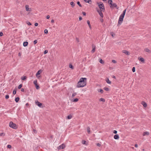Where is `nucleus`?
I'll list each match as a JSON object with an SVG mask.
<instances>
[{
  "label": "nucleus",
  "instance_id": "nucleus-8",
  "mask_svg": "<svg viewBox=\"0 0 151 151\" xmlns=\"http://www.w3.org/2000/svg\"><path fill=\"white\" fill-rule=\"evenodd\" d=\"M26 10L27 12H30L32 11V9L30 8H29V6L27 5L25 6Z\"/></svg>",
  "mask_w": 151,
  "mask_h": 151
},
{
  "label": "nucleus",
  "instance_id": "nucleus-12",
  "mask_svg": "<svg viewBox=\"0 0 151 151\" xmlns=\"http://www.w3.org/2000/svg\"><path fill=\"white\" fill-rule=\"evenodd\" d=\"M150 134V133L149 132H144L143 134V136H145L146 135H148Z\"/></svg>",
  "mask_w": 151,
  "mask_h": 151
},
{
  "label": "nucleus",
  "instance_id": "nucleus-48",
  "mask_svg": "<svg viewBox=\"0 0 151 151\" xmlns=\"http://www.w3.org/2000/svg\"><path fill=\"white\" fill-rule=\"evenodd\" d=\"M47 52H48V51L47 50H45L44 51V54H46L47 53Z\"/></svg>",
  "mask_w": 151,
  "mask_h": 151
},
{
  "label": "nucleus",
  "instance_id": "nucleus-10",
  "mask_svg": "<svg viewBox=\"0 0 151 151\" xmlns=\"http://www.w3.org/2000/svg\"><path fill=\"white\" fill-rule=\"evenodd\" d=\"M122 52L127 55H130V53L128 51L125 50H123Z\"/></svg>",
  "mask_w": 151,
  "mask_h": 151
},
{
  "label": "nucleus",
  "instance_id": "nucleus-11",
  "mask_svg": "<svg viewBox=\"0 0 151 151\" xmlns=\"http://www.w3.org/2000/svg\"><path fill=\"white\" fill-rule=\"evenodd\" d=\"M138 59L141 62L143 63H144L145 62V60L144 59L142 58L139 57L138 58Z\"/></svg>",
  "mask_w": 151,
  "mask_h": 151
},
{
  "label": "nucleus",
  "instance_id": "nucleus-28",
  "mask_svg": "<svg viewBox=\"0 0 151 151\" xmlns=\"http://www.w3.org/2000/svg\"><path fill=\"white\" fill-rule=\"evenodd\" d=\"M19 100V97H17L15 99V100L16 102H18Z\"/></svg>",
  "mask_w": 151,
  "mask_h": 151
},
{
  "label": "nucleus",
  "instance_id": "nucleus-26",
  "mask_svg": "<svg viewBox=\"0 0 151 151\" xmlns=\"http://www.w3.org/2000/svg\"><path fill=\"white\" fill-rule=\"evenodd\" d=\"M76 94H77V93H75V92L73 93V94H72V96H71V97L72 98L74 97V96L76 95Z\"/></svg>",
  "mask_w": 151,
  "mask_h": 151
},
{
  "label": "nucleus",
  "instance_id": "nucleus-24",
  "mask_svg": "<svg viewBox=\"0 0 151 151\" xmlns=\"http://www.w3.org/2000/svg\"><path fill=\"white\" fill-rule=\"evenodd\" d=\"M78 99L77 98H76L75 99H73L72 101L73 102H76L78 101Z\"/></svg>",
  "mask_w": 151,
  "mask_h": 151
},
{
  "label": "nucleus",
  "instance_id": "nucleus-3",
  "mask_svg": "<svg viewBox=\"0 0 151 151\" xmlns=\"http://www.w3.org/2000/svg\"><path fill=\"white\" fill-rule=\"evenodd\" d=\"M9 126L13 129H16L17 128V127L16 124L13 123L12 122H9Z\"/></svg>",
  "mask_w": 151,
  "mask_h": 151
},
{
  "label": "nucleus",
  "instance_id": "nucleus-50",
  "mask_svg": "<svg viewBox=\"0 0 151 151\" xmlns=\"http://www.w3.org/2000/svg\"><path fill=\"white\" fill-rule=\"evenodd\" d=\"M27 24L28 25H31V24L29 22H27Z\"/></svg>",
  "mask_w": 151,
  "mask_h": 151
},
{
  "label": "nucleus",
  "instance_id": "nucleus-45",
  "mask_svg": "<svg viewBox=\"0 0 151 151\" xmlns=\"http://www.w3.org/2000/svg\"><path fill=\"white\" fill-rule=\"evenodd\" d=\"M16 91L15 90H14L13 92V93L14 94V95H15L16 94Z\"/></svg>",
  "mask_w": 151,
  "mask_h": 151
},
{
  "label": "nucleus",
  "instance_id": "nucleus-18",
  "mask_svg": "<svg viewBox=\"0 0 151 151\" xmlns=\"http://www.w3.org/2000/svg\"><path fill=\"white\" fill-rule=\"evenodd\" d=\"M84 1L86 3H88L89 4H91L92 2L91 0H84Z\"/></svg>",
  "mask_w": 151,
  "mask_h": 151
},
{
  "label": "nucleus",
  "instance_id": "nucleus-55",
  "mask_svg": "<svg viewBox=\"0 0 151 151\" xmlns=\"http://www.w3.org/2000/svg\"><path fill=\"white\" fill-rule=\"evenodd\" d=\"M82 19V17H79V20H81Z\"/></svg>",
  "mask_w": 151,
  "mask_h": 151
},
{
  "label": "nucleus",
  "instance_id": "nucleus-19",
  "mask_svg": "<svg viewBox=\"0 0 151 151\" xmlns=\"http://www.w3.org/2000/svg\"><path fill=\"white\" fill-rule=\"evenodd\" d=\"M93 49L91 51V52H94L95 51V46L94 45H92Z\"/></svg>",
  "mask_w": 151,
  "mask_h": 151
},
{
  "label": "nucleus",
  "instance_id": "nucleus-16",
  "mask_svg": "<svg viewBox=\"0 0 151 151\" xmlns=\"http://www.w3.org/2000/svg\"><path fill=\"white\" fill-rule=\"evenodd\" d=\"M87 23L88 25L89 28L90 29H91V25L90 24V22L89 20L87 21Z\"/></svg>",
  "mask_w": 151,
  "mask_h": 151
},
{
  "label": "nucleus",
  "instance_id": "nucleus-49",
  "mask_svg": "<svg viewBox=\"0 0 151 151\" xmlns=\"http://www.w3.org/2000/svg\"><path fill=\"white\" fill-rule=\"evenodd\" d=\"M97 145L98 147H100L101 145V144L99 143H98L97 144Z\"/></svg>",
  "mask_w": 151,
  "mask_h": 151
},
{
  "label": "nucleus",
  "instance_id": "nucleus-37",
  "mask_svg": "<svg viewBox=\"0 0 151 151\" xmlns=\"http://www.w3.org/2000/svg\"><path fill=\"white\" fill-rule=\"evenodd\" d=\"M5 135V134L4 133H0V136H4Z\"/></svg>",
  "mask_w": 151,
  "mask_h": 151
},
{
  "label": "nucleus",
  "instance_id": "nucleus-40",
  "mask_svg": "<svg viewBox=\"0 0 151 151\" xmlns=\"http://www.w3.org/2000/svg\"><path fill=\"white\" fill-rule=\"evenodd\" d=\"M37 40H34V41L33 43H34V44H36L37 43Z\"/></svg>",
  "mask_w": 151,
  "mask_h": 151
},
{
  "label": "nucleus",
  "instance_id": "nucleus-14",
  "mask_svg": "<svg viewBox=\"0 0 151 151\" xmlns=\"http://www.w3.org/2000/svg\"><path fill=\"white\" fill-rule=\"evenodd\" d=\"M114 137V139H119V136L118 134L115 135Z\"/></svg>",
  "mask_w": 151,
  "mask_h": 151
},
{
  "label": "nucleus",
  "instance_id": "nucleus-56",
  "mask_svg": "<svg viewBox=\"0 0 151 151\" xmlns=\"http://www.w3.org/2000/svg\"><path fill=\"white\" fill-rule=\"evenodd\" d=\"M3 33L2 32H0V36H2L3 35Z\"/></svg>",
  "mask_w": 151,
  "mask_h": 151
},
{
  "label": "nucleus",
  "instance_id": "nucleus-62",
  "mask_svg": "<svg viewBox=\"0 0 151 151\" xmlns=\"http://www.w3.org/2000/svg\"><path fill=\"white\" fill-rule=\"evenodd\" d=\"M33 132L35 133H36L37 132V131L36 130H35V129H33Z\"/></svg>",
  "mask_w": 151,
  "mask_h": 151
},
{
  "label": "nucleus",
  "instance_id": "nucleus-6",
  "mask_svg": "<svg viewBox=\"0 0 151 151\" xmlns=\"http://www.w3.org/2000/svg\"><path fill=\"white\" fill-rule=\"evenodd\" d=\"M96 9L97 12H98L100 16L102 18L103 17V15L102 12V11H103L99 10L98 8H96Z\"/></svg>",
  "mask_w": 151,
  "mask_h": 151
},
{
  "label": "nucleus",
  "instance_id": "nucleus-51",
  "mask_svg": "<svg viewBox=\"0 0 151 151\" xmlns=\"http://www.w3.org/2000/svg\"><path fill=\"white\" fill-rule=\"evenodd\" d=\"M113 133L114 134H116L117 133V131L116 130H114L113 131Z\"/></svg>",
  "mask_w": 151,
  "mask_h": 151
},
{
  "label": "nucleus",
  "instance_id": "nucleus-42",
  "mask_svg": "<svg viewBox=\"0 0 151 151\" xmlns=\"http://www.w3.org/2000/svg\"><path fill=\"white\" fill-rule=\"evenodd\" d=\"M44 32L45 34H47L48 33V30L47 29H45L44 30Z\"/></svg>",
  "mask_w": 151,
  "mask_h": 151
},
{
  "label": "nucleus",
  "instance_id": "nucleus-36",
  "mask_svg": "<svg viewBox=\"0 0 151 151\" xmlns=\"http://www.w3.org/2000/svg\"><path fill=\"white\" fill-rule=\"evenodd\" d=\"M77 4L78 5V6H80V7H81L82 6L81 5V4H80V2L79 1H78L77 2Z\"/></svg>",
  "mask_w": 151,
  "mask_h": 151
},
{
  "label": "nucleus",
  "instance_id": "nucleus-13",
  "mask_svg": "<svg viewBox=\"0 0 151 151\" xmlns=\"http://www.w3.org/2000/svg\"><path fill=\"white\" fill-rule=\"evenodd\" d=\"M42 72V70H39L36 74V76H37L38 75H40Z\"/></svg>",
  "mask_w": 151,
  "mask_h": 151
},
{
  "label": "nucleus",
  "instance_id": "nucleus-9",
  "mask_svg": "<svg viewBox=\"0 0 151 151\" xmlns=\"http://www.w3.org/2000/svg\"><path fill=\"white\" fill-rule=\"evenodd\" d=\"M35 103L39 107H41L42 105V104L38 101H35Z\"/></svg>",
  "mask_w": 151,
  "mask_h": 151
},
{
  "label": "nucleus",
  "instance_id": "nucleus-30",
  "mask_svg": "<svg viewBox=\"0 0 151 151\" xmlns=\"http://www.w3.org/2000/svg\"><path fill=\"white\" fill-rule=\"evenodd\" d=\"M26 76H23L21 78V79L22 80L24 81L26 80Z\"/></svg>",
  "mask_w": 151,
  "mask_h": 151
},
{
  "label": "nucleus",
  "instance_id": "nucleus-31",
  "mask_svg": "<svg viewBox=\"0 0 151 151\" xmlns=\"http://www.w3.org/2000/svg\"><path fill=\"white\" fill-rule=\"evenodd\" d=\"M99 62L101 64H104V62L101 59L99 60Z\"/></svg>",
  "mask_w": 151,
  "mask_h": 151
},
{
  "label": "nucleus",
  "instance_id": "nucleus-47",
  "mask_svg": "<svg viewBox=\"0 0 151 151\" xmlns=\"http://www.w3.org/2000/svg\"><path fill=\"white\" fill-rule=\"evenodd\" d=\"M99 91L100 92H101V93H102L103 92V91L101 89H100V91Z\"/></svg>",
  "mask_w": 151,
  "mask_h": 151
},
{
  "label": "nucleus",
  "instance_id": "nucleus-39",
  "mask_svg": "<svg viewBox=\"0 0 151 151\" xmlns=\"http://www.w3.org/2000/svg\"><path fill=\"white\" fill-rule=\"evenodd\" d=\"M35 86H36V88L37 89H38L40 88V87L37 84V85Z\"/></svg>",
  "mask_w": 151,
  "mask_h": 151
},
{
  "label": "nucleus",
  "instance_id": "nucleus-54",
  "mask_svg": "<svg viewBox=\"0 0 151 151\" xmlns=\"http://www.w3.org/2000/svg\"><path fill=\"white\" fill-rule=\"evenodd\" d=\"M82 14L84 16H85L86 15V13L85 12H83Z\"/></svg>",
  "mask_w": 151,
  "mask_h": 151
},
{
  "label": "nucleus",
  "instance_id": "nucleus-44",
  "mask_svg": "<svg viewBox=\"0 0 151 151\" xmlns=\"http://www.w3.org/2000/svg\"><path fill=\"white\" fill-rule=\"evenodd\" d=\"M9 97V96L8 95H6V96H5V98L6 99H8Z\"/></svg>",
  "mask_w": 151,
  "mask_h": 151
},
{
  "label": "nucleus",
  "instance_id": "nucleus-4",
  "mask_svg": "<svg viewBox=\"0 0 151 151\" xmlns=\"http://www.w3.org/2000/svg\"><path fill=\"white\" fill-rule=\"evenodd\" d=\"M124 17V16L120 15L119 17V19L117 24L118 26H119L122 24V22L123 20V18Z\"/></svg>",
  "mask_w": 151,
  "mask_h": 151
},
{
  "label": "nucleus",
  "instance_id": "nucleus-33",
  "mask_svg": "<svg viewBox=\"0 0 151 151\" xmlns=\"http://www.w3.org/2000/svg\"><path fill=\"white\" fill-rule=\"evenodd\" d=\"M100 101H102L103 102H104L105 101V100L103 98H101L100 99Z\"/></svg>",
  "mask_w": 151,
  "mask_h": 151
},
{
  "label": "nucleus",
  "instance_id": "nucleus-20",
  "mask_svg": "<svg viewBox=\"0 0 151 151\" xmlns=\"http://www.w3.org/2000/svg\"><path fill=\"white\" fill-rule=\"evenodd\" d=\"M106 82L109 84H111V82L110 81L109 79L108 78H107L106 80Z\"/></svg>",
  "mask_w": 151,
  "mask_h": 151
},
{
  "label": "nucleus",
  "instance_id": "nucleus-5",
  "mask_svg": "<svg viewBox=\"0 0 151 151\" xmlns=\"http://www.w3.org/2000/svg\"><path fill=\"white\" fill-rule=\"evenodd\" d=\"M97 4H98L99 7V9H100V10H99L103 11L104 10V6L102 3H98Z\"/></svg>",
  "mask_w": 151,
  "mask_h": 151
},
{
  "label": "nucleus",
  "instance_id": "nucleus-1",
  "mask_svg": "<svg viewBox=\"0 0 151 151\" xmlns=\"http://www.w3.org/2000/svg\"><path fill=\"white\" fill-rule=\"evenodd\" d=\"M86 78H81L77 83L76 85L77 87H83L85 86L86 85V81L84 80H86Z\"/></svg>",
  "mask_w": 151,
  "mask_h": 151
},
{
  "label": "nucleus",
  "instance_id": "nucleus-2",
  "mask_svg": "<svg viewBox=\"0 0 151 151\" xmlns=\"http://www.w3.org/2000/svg\"><path fill=\"white\" fill-rule=\"evenodd\" d=\"M108 3L110 5V7L111 8L116 7L118 9L119 7L117 6V5L115 3H113L112 0H109Z\"/></svg>",
  "mask_w": 151,
  "mask_h": 151
},
{
  "label": "nucleus",
  "instance_id": "nucleus-41",
  "mask_svg": "<svg viewBox=\"0 0 151 151\" xmlns=\"http://www.w3.org/2000/svg\"><path fill=\"white\" fill-rule=\"evenodd\" d=\"M132 71L133 72H135V68L134 67H133L132 68Z\"/></svg>",
  "mask_w": 151,
  "mask_h": 151
},
{
  "label": "nucleus",
  "instance_id": "nucleus-61",
  "mask_svg": "<svg viewBox=\"0 0 151 151\" xmlns=\"http://www.w3.org/2000/svg\"><path fill=\"white\" fill-rule=\"evenodd\" d=\"M135 147H136V148H137L138 147V145L137 144H135Z\"/></svg>",
  "mask_w": 151,
  "mask_h": 151
},
{
  "label": "nucleus",
  "instance_id": "nucleus-57",
  "mask_svg": "<svg viewBox=\"0 0 151 151\" xmlns=\"http://www.w3.org/2000/svg\"><path fill=\"white\" fill-rule=\"evenodd\" d=\"M38 23H36L35 24V26H37L38 25Z\"/></svg>",
  "mask_w": 151,
  "mask_h": 151
},
{
  "label": "nucleus",
  "instance_id": "nucleus-29",
  "mask_svg": "<svg viewBox=\"0 0 151 151\" xmlns=\"http://www.w3.org/2000/svg\"><path fill=\"white\" fill-rule=\"evenodd\" d=\"M72 118V116L70 115H68L67 117V119H70Z\"/></svg>",
  "mask_w": 151,
  "mask_h": 151
},
{
  "label": "nucleus",
  "instance_id": "nucleus-46",
  "mask_svg": "<svg viewBox=\"0 0 151 151\" xmlns=\"http://www.w3.org/2000/svg\"><path fill=\"white\" fill-rule=\"evenodd\" d=\"M7 147L9 148H11L12 147V146L10 145H7Z\"/></svg>",
  "mask_w": 151,
  "mask_h": 151
},
{
  "label": "nucleus",
  "instance_id": "nucleus-63",
  "mask_svg": "<svg viewBox=\"0 0 151 151\" xmlns=\"http://www.w3.org/2000/svg\"><path fill=\"white\" fill-rule=\"evenodd\" d=\"M18 56H21V53H20L19 52V53H18Z\"/></svg>",
  "mask_w": 151,
  "mask_h": 151
},
{
  "label": "nucleus",
  "instance_id": "nucleus-23",
  "mask_svg": "<svg viewBox=\"0 0 151 151\" xmlns=\"http://www.w3.org/2000/svg\"><path fill=\"white\" fill-rule=\"evenodd\" d=\"M90 128L89 127H88L87 128V131L88 133V134H90Z\"/></svg>",
  "mask_w": 151,
  "mask_h": 151
},
{
  "label": "nucleus",
  "instance_id": "nucleus-27",
  "mask_svg": "<svg viewBox=\"0 0 151 151\" xmlns=\"http://www.w3.org/2000/svg\"><path fill=\"white\" fill-rule=\"evenodd\" d=\"M70 4L71 5V6L72 7H73L75 6V4L73 1L71 2L70 3Z\"/></svg>",
  "mask_w": 151,
  "mask_h": 151
},
{
  "label": "nucleus",
  "instance_id": "nucleus-43",
  "mask_svg": "<svg viewBox=\"0 0 151 151\" xmlns=\"http://www.w3.org/2000/svg\"><path fill=\"white\" fill-rule=\"evenodd\" d=\"M112 63H116V61L114 60H112Z\"/></svg>",
  "mask_w": 151,
  "mask_h": 151
},
{
  "label": "nucleus",
  "instance_id": "nucleus-34",
  "mask_svg": "<svg viewBox=\"0 0 151 151\" xmlns=\"http://www.w3.org/2000/svg\"><path fill=\"white\" fill-rule=\"evenodd\" d=\"M33 83H34V84L35 85H37V81L36 80H35V81H34Z\"/></svg>",
  "mask_w": 151,
  "mask_h": 151
},
{
  "label": "nucleus",
  "instance_id": "nucleus-58",
  "mask_svg": "<svg viewBox=\"0 0 151 151\" xmlns=\"http://www.w3.org/2000/svg\"><path fill=\"white\" fill-rule=\"evenodd\" d=\"M50 17V16L49 15H47V16L46 18L47 19H49Z\"/></svg>",
  "mask_w": 151,
  "mask_h": 151
},
{
  "label": "nucleus",
  "instance_id": "nucleus-38",
  "mask_svg": "<svg viewBox=\"0 0 151 151\" xmlns=\"http://www.w3.org/2000/svg\"><path fill=\"white\" fill-rule=\"evenodd\" d=\"M69 68H72V69H73V67L72 65H70L69 66Z\"/></svg>",
  "mask_w": 151,
  "mask_h": 151
},
{
  "label": "nucleus",
  "instance_id": "nucleus-22",
  "mask_svg": "<svg viewBox=\"0 0 151 151\" xmlns=\"http://www.w3.org/2000/svg\"><path fill=\"white\" fill-rule=\"evenodd\" d=\"M126 11V9H125V10H124L123 12V13L121 15L124 16L125 15Z\"/></svg>",
  "mask_w": 151,
  "mask_h": 151
},
{
  "label": "nucleus",
  "instance_id": "nucleus-35",
  "mask_svg": "<svg viewBox=\"0 0 151 151\" xmlns=\"http://www.w3.org/2000/svg\"><path fill=\"white\" fill-rule=\"evenodd\" d=\"M22 84H20L19 85V86L18 87V88L19 89H20L21 87H22Z\"/></svg>",
  "mask_w": 151,
  "mask_h": 151
},
{
  "label": "nucleus",
  "instance_id": "nucleus-59",
  "mask_svg": "<svg viewBox=\"0 0 151 151\" xmlns=\"http://www.w3.org/2000/svg\"><path fill=\"white\" fill-rule=\"evenodd\" d=\"M24 91V88H22L21 89V91L23 92V91Z\"/></svg>",
  "mask_w": 151,
  "mask_h": 151
},
{
  "label": "nucleus",
  "instance_id": "nucleus-15",
  "mask_svg": "<svg viewBox=\"0 0 151 151\" xmlns=\"http://www.w3.org/2000/svg\"><path fill=\"white\" fill-rule=\"evenodd\" d=\"M142 104L143 106L144 107H146L147 106V104L144 101H142L141 103Z\"/></svg>",
  "mask_w": 151,
  "mask_h": 151
},
{
  "label": "nucleus",
  "instance_id": "nucleus-64",
  "mask_svg": "<svg viewBox=\"0 0 151 151\" xmlns=\"http://www.w3.org/2000/svg\"><path fill=\"white\" fill-rule=\"evenodd\" d=\"M54 22V20L53 19H52L51 21V22L53 23Z\"/></svg>",
  "mask_w": 151,
  "mask_h": 151
},
{
  "label": "nucleus",
  "instance_id": "nucleus-21",
  "mask_svg": "<svg viewBox=\"0 0 151 151\" xmlns=\"http://www.w3.org/2000/svg\"><path fill=\"white\" fill-rule=\"evenodd\" d=\"M28 42H25L23 43V45L24 47L27 46L28 45Z\"/></svg>",
  "mask_w": 151,
  "mask_h": 151
},
{
  "label": "nucleus",
  "instance_id": "nucleus-53",
  "mask_svg": "<svg viewBox=\"0 0 151 151\" xmlns=\"http://www.w3.org/2000/svg\"><path fill=\"white\" fill-rule=\"evenodd\" d=\"M86 141H83V142H82V143L83 144H86Z\"/></svg>",
  "mask_w": 151,
  "mask_h": 151
},
{
  "label": "nucleus",
  "instance_id": "nucleus-7",
  "mask_svg": "<svg viewBox=\"0 0 151 151\" xmlns=\"http://www.w3.org/2000/svg\"><path fill=\"white\" fill-rule=\"evenodd\" d=\"M65 144H63L61 145H60L59 147H58L57 149L58 150H60L61 149H63L65 148Z\"/></svg>",
  "mask_w": 151,
  "mask_h": 151
},
{
  "label": "nucleus",
  "instance_id": "nucleus-52",
  "mask_svg": "<svg viewBox=\"0 0 151 151\" xmlns=\"http://www.w3.org/2000/svg\"><path fill=\"white\" fill-rule=\"evenodd\" d=\"M76 41L77 42H79V39L78 38H76Z\"/></svg>",
  "mask_w": 151,
  "mask_h": 151
},
{
  "label": "nucleus",
  "instance_id": "nucleus-32",
  "mask_svg": "<svg viewBox=\"0 0 151 151\" xmlns=\"http://www.w3.org/2000/svg\"><path fill=\"white\" fill-rule=\"evenodd\" d=\"M104 89L107 91H108L109 90V88L107 87L104 88Z\"/></svg>",
  "mask_w": 151,
  "mask_h": 151
},
{
  "label": "nucleus",
  "instance_id": "nucleus-25",
  "mask_svg": "<svg viewBox=\"0 0 151 151\" xmlns=\"http://www.w3.org/2000/svg\"><path fill=\"white\" fill-rule=\"evenodd\" d=\"M110 35H111L112 37H114V36L115 35V34L114 33L112 32H110Z\"/></svg>",
  "mask_w": 151,
  "mask_h": 151
},
{
  "label": "nucleus",
  "instance_id": "nucleus-60",
  "mask_svg": "<svg viewBox=\"0 0 151 151\" xmlns=\"http://www.w3.org/2000/svg\"><path fill=\"white\" fill-rule=\"evenodd\" d=\"M26 106H29V104L28 103H27L26 104Z\"/></svg>",
  "mask_w": 151,
  "mask_h": 151
},
{
  "label": "nucleus",
  "instance_id": "nucleus-17",
  "mask_svg": "<svg viewBox=\"0 0 151 151\" xmlns=\"http://www.w3.org/2000/svg\"><path fill=\"white\" fill-rule=\"evenodd\" d=\"M145 51H146V52H148L149 53H151V51L150 50L148 49L147 48H145L144 50Z\"/></svg>",
  "mask_w": 151,
  "mask_h": 151
}]
</instances>
